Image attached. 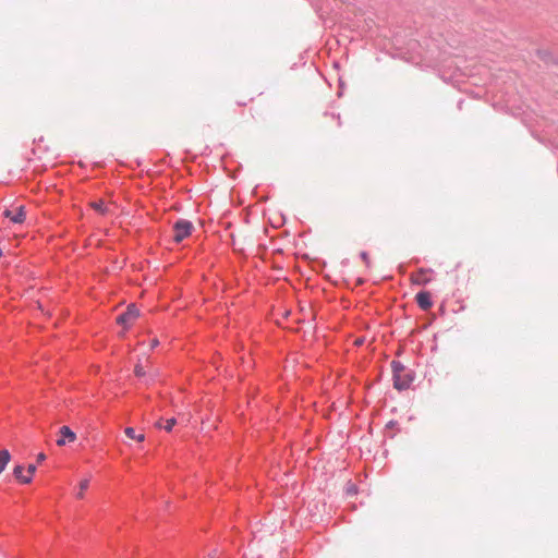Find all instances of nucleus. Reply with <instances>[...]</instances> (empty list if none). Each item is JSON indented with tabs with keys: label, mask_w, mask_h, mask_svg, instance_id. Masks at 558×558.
I'll return each mask as SVG.
<instances>
[{
	"label": "nucleus",
	"mask_w": 558,
	"mask_h": 558,
	"mask_svg": "<svg viewBox=\"0 0 558 558\" xmlns=\"http://www.w3.org/2000/svg\"><path fill=\"white\" fill-rule=\"evenodd\" d=\"M425 270L421 269L416 275L412 276V281L415 284H426L429 281V278L425 276Z\"/></svg>",
	"instance_id": "9d476101"
},
{
	"label": "nucleus",
	"mask_w": 558,
	"mask_h": 558,
	"mask_svg": "<svg viewBox=\"0 0 558 558\" xmlns=\"http://www.w3.org/2000/svg\"><path fill=\"white\" fill-rule=\"evenodd\" d=\"M24 468L22 465H16L13 470L14 476L23 484H28L32 481L31 476L23 475Z\"/></svg>",
	"instance_id": "0eeeda50"
},
{
	"label": "nucleus",
	"mask_w": 558,
	"mask_h": 558,
	"mask_svg": "<svg viewBox=\"0 0 558 558\" xmlns=\"http://www.w3.org/2000/svg\"><path fill=\"white\" fill-rule=\"evenodd\" d=\"M28 476L32 477V475L36 472V465L29 464L27 468Z\"/></svg>",
	"instance_id": "dca6fc26"
},
{
	"label": "nucleus",
	"mask_w": 558,
	"mask_h": 558,
	"mask_svg": "<svg viewBox=\"0 0 558 558\" xmlns=\"http://www.w3.org/2000/svg\"><path fill=\"white\" fill-rule=\"evenodd\" d=\"M193 223L185 219H180L173 225V240L177 243L182 242L184 239L191 235L193 230Z\"/></svg>",
	"instance_id": "f03ea898"
},
{
	"label": "nucleus",
	"mask_w": 558,
	"mask_h": 558,
	"mask_svg": "<svg viewBox=\"0 0 558 558\" xmlns=\"http://www.w3.org/2000/svg\"><path fill=\"white\" fill-rule=\"evenodd\" d=\"M157 345H158V340H157V339H154V340L151 341V343H150V347H151V348H155V347H157Z\"/></svg>",
	"instance_id": "aec40b11"
},
{
	"label": "nucleus",
	"mask_w": 558,
	"mask_h": 558,
	"mask_svg": "<svg viewBox=\"0 0 558 558\" xmlns=\"http://www.w3.org/2000/svg\"><path fill=\"white\" fill-rule=\"evenodd\" d=\"M175 424H177V420L174 417L168 418V420L165 421L163 428L167 432H171Z\"/></svg>",
	"instance_id": "4468645a"
},
{
	"label": "nucleus",
	"mask_w": 558,
	"mask_h": 558,
	"mask_svg": "<svg viewBox=\"0 0 558 558\" xmlns=\"http://www.w3.org/2000/svg\"><path fill=\"white\" fill-rule=\"evenodd\" d=\"M138 316L140 310L134 304H130L126 311L117 317V323L128 329L134 324Z\"/></svg>",
	"instance_id": "7ed1b4c3"
},
{
	"label": "nucleus",
	"mask_w": 558,
	"mask_h": 558,
	"mask_svg": "<svg viewBox=\"0 0 558 558\" xmlns=\"http://www.w3.org/2000/svg\"><path fill=\"white\" fill-rule=\"evenodd\" d=\"M415 300H416L418 306L424 311L429 310L433 305L432 300H430V293L428 291L418 292L415 296Z\"/></svg>",
	"instance_id": "423d86ee"
},
{
	"label": "nucleus",
	"mask_w": 558,
	"mask_h": 558,
	"mask_svg": "<svg viewBox=\"0 0 558 558\" xmlns=\"http://www.w3.org/2000/svg\"><path fill=\"white\" fill-rule=\"evenodd\" d=\"M3 215L9 218L13 223H22L25 220L24 206H19L14 209H5Z\"/></svg>",
	"instance_id": "39448f33"
},
{
	"label": "nucleus",
	"mask_w": 558,
	"mask_h": 558,
	"mask_svg": "<svg viewBox=\"0 0 558 558\" xmlns=\"http://www.w3.org/2000/svg\"><path fill=\"white\" fill-rule=\"evenodd\" d=\"M46 459V454L40 452L38 456H37V462H43L44 460Z\"/></svg>",
	"instance_id": "f3484780"
},
{
	"label": "nucleus",
	"mask_w": 558,
	"mask_h": 558,
	"mask_svg": "<svg viewBox=\"0 0 558 558\" xmlns=\"http://www.w3.org/2000/svg\"><path fill=\"white\" fill-rule=\"evenodd\" d=\"M124 433L125 435L130 438V439H134L138 442H142L145 440V435L144 434H135V430L133 427H126L124 429Z\"/></svg>",
	"instance_id": "9b49d317"
},
{
	"label": "nucleus",
	"mask_w": 558,
	"mask_h": 558,
	"mask_svg": "<svg viewBox=\"0 0 558 558\" xmlns=\"http://www.w3.org/2000/svg\"><path fill=\"white\" fill-rule=\"evenodd\" d=\"M76 440V434L71 430L69 426H62L59 429V438L57 439V445L59 447L65 446L68 442H74Z\"/></svg>",
	"instance_id": "20e7f679"
},
{
	"label": "nucleus",
	"mask_w": 558,
	"mask_h": 558,
	"mask_svg": "<svg viewBox=\"0 0 558 558\" xmlns=\"http://www.w3.org/2000/svg\"><path fill=\"white\" fill-rule=\"evenodd\" d=\"M393 384L399 390L405 389L410 386L412 377L405 373L404 367L399 362H392Z\"/></svg>",
	"instance_id": "f257e3e1"
},
{
	"label": "nucleus",
	"mask_w": 558,
	"mask_h": 558,
	"mask_svg": "<svg viewBox=\"0 0 558 558\" xmlns=\"http://www.w3.org/2000/svg\"><path fill=\"white\" fill-rule=\"evenodd\" d=\"M361 256H362V258L364 259L365 263H368V257H367L366 253H362Z\"/></svg>",
	"instance_id": "6ab92c4d"
},
{
	"label": "nucleus",
	"mask_w": 558,
	"mask_h": 558,
	"mask_svg": "<svg viewBox=\"0 0 558 558\" xmlns=\"http://www.w3.org/2000/svg\"><path fill=\"white\" fill-rule=\"evenodd\" d=\"M10 460V452L7 449L0 450V474L5 470Z\"/></svg>",
	"instance_id": "1a4fd4ad"
},
{
	"label": "nucleus",
	"mask_w": 558,
	"mask_h": 558,
	"mask_svg": "<svg viewBox=\"0 0 558 558\" xmlns=\"http://www.w3.org/2000/svg\"><path fill=\"white\" fill-rule=\"evenodd\" d=\"M155 426H156L157 428H163L162 420H159V421L155 424Z\"/></svg>",
	"instance_id": "a211bd4d"
},
{
	"label": "nucleus",
	"mask_w": 558,
	"mask_h": 558,
	"mask_svg": "<svg viewBox=\"0 0 558 558\" xmlns=\"http://www.w3.org/2000/svg\"><path fill=\"white\" fill-rule=\"evenodd\" d=\"M90 206L98 211L101 215H107L110 213L109 207L106 205V203L102 199L95 201L90 204Z\"/></svg>",
	"instance_id": "6e6552de"
},
{
	"label": "nucleus",
	"mask_w": 558,
	"mask_h": 558,
	"mask_svg": "<svg viewBox=\"0 0 558 558\" xmlns=\"http://www.w3.org/2000/svg\"><path fill=\"white\" fill-rule=\"evenodd\" d=\"M88 486H89V478H84V480H82L80 482V490H78V493L76 495V497L78 499H83L84 498V493L88 488Z\"/></svg>",
	"instance_id": "f8f14e48"
},
{
	"label": "nucleus",
	"mask_w": 558,
	"mask_h": 558,
	"mask_svg": "<svg viewBox=\"0 0 558 558\" xmlns=\"http://www.w3.org/2000/svg\"><path fill=\"white\" fill-rule=\"evenodd\" d=\"M146 366L142 363L141 360H138L137 364L135 365L134 373L137 377H143L146 375Z\"/></svg>",
	"instance_id": "ddd939ff"
},
{
	"label": "nucleus",
	"mask_w": 558,
	"mask_h": 558,
	"mask_svg": "<svg viewBox=\"0 0 558 558\" xmlns=\"http://www.w3.org/2000/svg\"><path fill=\"white\" fill-rule=\"evenodd\" d=\"M179 416L181 417L182 423H190L192 418L191 413H181Z\"/></svg>",
	"instance_id": "2eb2a0df"
}]
</instances>
